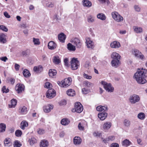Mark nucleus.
Masks as SVG:
<instances>
[{
  "mask_svg": "<svg viewBox=\"0 0 147 147\" xmlns=\"http://www.w3.org/2000/svg\"><path fill=\"white\" fill-rule=\"evenodd\" d=\"M147 74V70L139 69L134 74V78L140 84H144L147 81L144 78L145 74Z\"/></svg>",
  "mask_w": 147,
  "mask_h": 147,
  "instance_id": "1",
  "label": "nucleus"
},
{
  "mask_svg": "<svg viewBox=\"0 0 147 147\" xmlns=\"http://www.w3.org/2000/svg\"><path fill=\"white\" fill-rule=\"evenodd\" d=\"M72 81V78L69 77L61 81H58L57 83L61 87H67L70 85Z\"/></svg>",
  "mask_w": 147,
  "mask_h": 147,
  "instance_id": "2",
  "label": "nucleus"
},
{
  "mask_svg": "<svg viewBox=\"0 0 147 147\" xmlns=\"http://www.w3.org/2000/svg\"><path fill=\"white\" fill-rule=\"evenodd\" d=\"M128 100L131 104H134L140 101V97L138 95L134 94L129 96Z\"/></svg>",
  "mask_w": 147,
  "mask_h": 147,
  "instance_id": "3",
  "label": "nucleus"
},
{
  "mask_svg": "<svg viewBox=\"0 0 147 147\" xmlns=\"http://www.w3.org/2000/svg\"><path fill=\"white\" fill-rule=\"evenodd\" d=\"M111 15L113 18L117 22H121L123 20V17L117 12H112Z\"/></svg>",
  "mask_w": 147,
  "mask_h": 147,
  "instance_id": "4",
  "label": "nucleus"
},
{
  "mask_svg": "<svg viewBox=\"0 0 147 147\" xmlns=\"http://www.w3.org/2000/svg\"><path fill=\"white\" fill-rule=\"evenodd\" d=\"M83 109V107L81 103L77 102L75 103L74 108L72 109L71 111L73 112L80 113L82 111Z\"/></svg>",
  "mask_w": 147,
  "mask_h": 147,
  "instance_id": "5",
  "label": "nucleus"
},
{
  "mask_svg": "<svg viewBox=\"0 0 147 147\" xmlns=\"http://www.w3.org/2000/svg\"><path fill=\"white\" fill-rule=\"evenodd\" d=\"M101 83L106 91L110 92H112L114 91V88L110 83H108L104 81H102Z\"/></svg>",
  "mask_w": 147,
  "mask_h": 147,
  "instance_id": "6",
  "label": "nucleus"
},
{
  "mask_svg": "<svg viewBox=\"0 0 147 147\" xmlns=\"http://www.w3.org/2000/svg\"><path fill=\"white\" fill-rule=\"evenodd\" d=\"M71 68L72 70H75L78 68L79 62L77 58H73L71 61Z\"/></svg>",
  "mask_w": 147,
  "mask_h": 147,
  "instance_id": "7",
  "label": "nucleus"
},
{
  "mask_svg": "<svg viewBox=\"0 0 147 147\" xmlns=\"http://www.w3.org/2000/svg\"><path fill=\"white\" fill-rule=\"evenodd\" d=\"M56 94L55 91L54 89L51 88L49 89L47 93L46 96L47 98H51L55 96Z\"/></svg>",
  "mask_w": 147,
  "mask_h": 147,
  "instance_id": "8",
  "label": "nucleus"
},
{
  "mask_svg": "<svg viewBox=\"0 0 147 147\" xmlns=\"http://www.w3.org/2000/svg\"><path fill=\"white\" fill-rule=\"evenodd\" d=\"M25 86L24 85L21 84H18L16 85L15 89L18 94H20L24 91Z\"/></svg>",
  "mask_w": 147,
  "mask_h": 147,
  "instance_id": "9",
  "label": "nucleus"
},
{
  "mask_svg": "<svg viewBox=\"0 0 147 147\" xmlns=\"http://www.w3.org/2000/svg\"><path fill=\"white\" fill-rule=\"evenodd\" d=\"M71 42L74 45H76L78 48H80L81 47L82 44L80 40L78 38H72L71 40Z\"/></svg>",
  "mask_w": 147,
  "mask_h": 147,
  "instance_id": "10",
  "label": "nucleus"
},
{
  "mask_svg": "<svg viewBox=\"0 0 147 147\" xmlns=\"http://www.w3.org/2000/svg\"><path fill=\"white\" fill-rule=\"evenodd\" d=\"M110 47L112 48H119L121 47L120 43L117 41H114L111 42L110 44Z\"/></svg>",
  "mask_w": 147,
  "mask_h": 147,
  "instance_id": "11",
  "label": "nucleus"
},
{
  "mask_svg": "<svg viewBox=\"0 0 147 147\" xmlns=\"http://www.w3.org/2000/svg\"><path fill=\"white\" fill-rule=\"evenodd\" d=\"M86 43L88 48H90L91 49H93L94 47V42L92 41L88 38L86 40Z\"/></svg>",
  "mask_w": 147,
  "mask_h": 147,
  "instance_id": "12",
  "label": "nucleus"
},
{
  "mask_svg": "<svg viewBox=\"0 0 147 147\" xmlns=\"http://www.w3.org/2000/svg\"><path fill=\"white\" fill-rule=\"evenodd\" d=\"M53 106L51 105H48L43 107V109L44 111L46 113L50 112L53 109Z\"/></svg>",
  "mask_w": 147,
  "mask_h": 147,
  "instance_id": "13",
  "label": "nucleus"
},
{
  "mask_svg": "<svg viewBox=\"0 0 147 147\" xmlns=\"http://www.w3.org/2000/svg\"><path fill=\"white\" fill-rule=\"evenodd\" d=\"M108 109V108L107 105L104 106H99L96 108V110L100 112L103 111L105 112L107 111Z\"/></svg>",
  "mask_w": 147,
  "mask_h": 147,
  "instance_id": "14",
  "label": "nucleus"
},
{
  "mask_svg": "<svg viewBox=\"0 0 147 147\" xmlns=\"http://www.w3.org/2000/svg\"><path fill=\"white\" fill-rule=\"evenodd\" d=\"M58 38L60 42L64 43L66 38V36L63 33H61L58 35Z\"/></svg>",
  "mask_w": 147,
  "mask_h": 147,
  "instance_id": "15",
  "label": "nucleus"
},
{
  "mask_svg": "<svg viewBox=\"0 0 147 147\" xmlns=\"http://www.w3.org/2000/svg\"><path fill=\"white\" fill-rule=\"evenodd\" d=\"M87 124L86 122L83 120L79 123L78 127L79 129L80 130L83 131L84 129V127Z\"/></svg>",
  "mask_w": 147,
  "mask_h": 147,
  "instance_id": "16",
  "label": "nucleus"
},
{
  "mask_svg": "<svg viewBox=\"0 0 147 147\" xmlns=\"http://www.w3.org/2000/svg\"><path fill=\"white\" fill-rule=\"evenodd\" d=\"M111 123L109 122H107L105 123L103 125L102 128L105 131H107L111 127Z\"/></svg>",
  "mask_w": 147,
  "mask_h": 147,
  "instance_id": "17",
  "label": "nucleus"
},
{
  "mask_svg": "<svg viewBox=\"0 0 147 147\" xmlns=\"http://www.w3.org/2000/svg\"><path fill=\"white\" fill-rule=\"evenodd\" d=\"M27 109L24 106H21L20 107L19 112L21 114H26L27 112Z\"/></svg>",
  "mask_w": 147,
  "mask_h": 147,
  "instance_id": "18",
  "label": "nucleus"
},
{
  "mask_svg": "<svg viewBox=\"0 0 147 147\" xmlns=\"http://www.w3.org/2000/svg\"><path fill=\"white\" fill-rule=\"evenodd\" d=\"M107 113L105 112L100 113L98 114V117L102 121L105 120L107 117Z\"/></svg>",
  "mask_w": 147,
  "mask_h": 147,
  "instance_id": "19",
  "label": "nucleus"
},
{
  "mask_svg": "<svg viewBox=\"0 0 147 147\" xmlns=\"http://www.w3.org/2000/svg\"><path fill=\"white\" fill-rule=\"evenodd\" d=\"M48 48L51 50L55 49L57 47V44L53 41L49 42L48 45Z\"/></svg>",
  "mask_w": 147,
  "mask_h": 147,
  "instance_id": "20",
  "label": "nucleus"
},
{
  "mask_svg": "<svg viewBox=\"0 0 147 147\" xmlns=\"http://www.w3.org/2000/svg\"><path fill=\"white\" fill-rule=\"evenodd\" d=\"M82 3L84 6L87 7H90L92 5V3L89 0H83Z\"/></svg>",
  "mask_w": 147,
  "mask_h": 147,
  "instance_id": "21",
  "label": "nucleus"
},
{
  "mask_svg": "<svg viewBox=\"0 0 147 147\" xmlns=\"http://www.w3.org/2000/svg\"><path fill=\"white\" fill-rule=\"evenodd\" d=\"M28 124L26 121L23 120L20 123V127L23 130H24L26 127H28Z\"/></svg>",
  "mask_w": 147,
  "mask_h": 147,
  "instance_id": "22",
  "label": "nucleus"
},
{
  "mask_svg": "<svg viewBox=\"0 0 147 147\" xmlns=\"http://www.w3.org/2000/svg\"><path fill=\"white\" fill-rule=\"evenodd\" d=\"M123 123L124 126L126 127H129L131 124L130 120L127 119H124Z\"/></svg>",
  "mask_w": 147,
  "mask_h": 147,
  "instance_id": "23",
  "label": "nucleus"
},
{
  "mask_svg": "<svg viewBox=\"0 0 147 147\" xmlns=\"http://www.w3.org/2000/svg\"><path fill=\"white\" fill-rule=\"evenodd\" d=\"M120 57V55L115 52H113L111 55V57L113 59L119 60Z\"/></svg>",
  "mask_w": 147,
  "mask_h": 147,
  "instance_id": "24",
  "label": "nucleus"
},
{
  "mask_svg": "<svg viewBox=\"0 0 147 147\" xmlns=\"http://www.w3.org/2000/svg\"><path fill=\"white\" fill-rule=\"evenodd\" d=\"M42 70L43 67L41 65L35 66L33 69L34 71L38 73L41 72Z\"/></svg>",
  "mask_w": 147,
  "mask_h": 147,
  "instance_id": "25",
  "label": "nucleus"
},
{
  "mask_svg": "<svg viewBox=\"0 0 147 147\" xmlns=\"http://www.w3.org/2000/svg\"><path fill=\"white\" fill-rule=\"evenodd\" d=\"M6 35L3 33L0 34V42L3 44L6 42Z\"/></svg>",
  "mask_w": 147,
  "mask_h": 147,
  "instance_id": "26",
  "label": "nucleus"
},
{
  "mask_svg": "<svg viewBox=\"0 0 147 147\" xmlns=\"http://www.w3.org/2000/svg\"><path fill=\"white\" fill-rule=\"evenodd\" d=\"M70 122L69 120L67 118L63 119L61 121V123L63 125H68Z\"/></svg>",
  "mask_w": 147,
  "mask_h": 147,
  "instance_id": "27",
  "label": "nucleus"
},
{
  "mask_svg": "<svg viewBox=\"0 0 147 147\" xmlns=\"http://www.w3.org/2000/svg\"><path fill=\"white\" fill-rule=\"evenodd\" d=\"M120 61L119 60L113 59L111 61L112 66L115 67H117L119 66Z\"/></svg>",
  "mask_w": 147,
  "mask_h": 147,
  "instance_id": "28",
  "label": "nucleus"
},
{
  "mask_svg": "<svg viewBox=\"0 0 147 147\" xmlns=\"http://www.w3.org/2000/svg\"><path fill=\"white\" fill-rule=\"evenodd\" d=\"M17 103V100L14 99H12L11 101V103L9 105V107L10 108H14Z\"/></svg>",
  "mask_w": 147,
  "mask_h": 147,
  "instance_id": "29",
  "label": "nucleus"
},
{
  "mask_svg": "<svg viewBox=\"0 0 147 147\" xmlns=\"http://www.w3.org/2000/svg\"><path fill=\"white\" fill-rule=\"evenodd\" d=\"M40 147H47L48 146V142L45 140L41 141L40 143Z\"/></svg>",
  "mask_w": 147,
  "mask_h": 147,
  "instance_id": "30",
  "label": "nucleus"
},
{
  "mask_svg": "<svg viewBox=\"0 0 147 147\" xmlns=\"http://www.w3.org/2000/svg\"><path fill=\"white\" fill-rule=\"evenodd\" d=\"M97 18L102 20H105L106 19L105 15L103 13H100L98 14L97 16Z\"/></svg>",
  "mask_w": 147,
  "mask_h": 147,
  "instance_id": "31",
  "label": "nucleus"
},
{
  "mask_svg": "<svg viewBox=\"0 0 147 147\" xmlns=\"http://www.w3.org/2000/svg\"><path fill=\"white\" fill-rule=\"evenodd\" d=\"M6 125L3 123H0V133L4 132L5 131Z\"/></svg>",
  "mask_w": 147,
  "mask_h": 147,
  "instance_id": "32",
  "label": "nucleus"
},
{
  "mask_svg": "<svg viewBox=\"0 0 147 147\" xmlns=\"http://www.w3.org/2000/svg\"><path fill=\"white\" fill-rule=\"evenodd\" d=\"M57 74V72L55 70L50 69L49 70V76L51 77H53L55 76Z\"/></svg>",
  "mask_w": 147,
  "mask_h": 147,
  "instance_id": "33",
  "label": "nucleus"
},
{
  "mask_svg": "<svg viewBox=\"0 0 147 147\" xmlns=\"http://www.w3.org/2000/svg\"><path fill=\"white\" fill-rule=\"evenodd\" d=\"M131 144V142L127 139H125L122 142V145L125 147H127Z\"/></svg>",
  "mask_w": 147,
  "mask_h": 147,
  "instance_id": "34",
  "label": "nucleus"
},
{
  "mask_svg": "<svg viewBox=\"0 0 147 147\" xmlns=\"http://www.w3.org/2000/svg\"><path fill=\"white\" fill-rule=\"evenodd\" d=\"M67 94L69 96H73L75 94V92L74 90L72 89H69L66 92Z\"/></svg>",
  "mask_w": 147,
  "mask_h": 147,
  "instance_id": "35",
  "label": "nucleus"
},
{
  "mask_svg": "<svg viewBox=\"0 0 147 147\" xmlns=\"http://www.w3.org/2000/svg\"><path fill=\"white\" fill-rule=\"evenodd\" d=\"M133 29H134V32L137 33H141L142 31V28L140 27L135 26L133 27Z\"/></svg>",
  "mask_w": 147,
  "mask_h": 147,
  "instance_id": "36",
  "label": "nucleus"
},
{
  "mask_svg": "<svg viewBox=\"0 0 147 147\" xmlns=\"http://www.w3.org/2000/svg\"><path fill=\"white\" fill-rule=\"evenodd\" d=\"M67 48L68 50L70 51H75L76 50L75 46L70 43H69L67 45Z\"/></svg>",
  "mask_w": 147,
  "mask_h": 147,
  "instance_id": "37",
  "label": "nucleus"
},
{
  "mask_svg": "<svg viewBox=\"0 0 147 147\" xmlns=\"http://www.w3.org/2000/svg\"><path fill=\"white\" fill-rule=\"evenodd\" d=\"M81 138H74V143L76 145L80 144L82 142Z\"/></svg>",
  "mask_w": 147,
  "mask_h": 147,
  "instance_id": "38",
  "label": "nucleus"
},
{
  "mask_svg": "<svg viewBox=\"0 0 147 147\" xmlns=\"http://www.w3.org/2000/svg\"><path fill=\"white\" fill-rule=\"evenodd\" d=\"M137 117L140 119L143 120L145 119V115L143 113H140L138 115Z\"/></svg>",
  "mask_w": 147,
  "mask_h": 147,
  "instance_id": "39",
  "label": "nucleus"
},
{
  "mask_svg": "<svg viewBox=\"0 0 147 147\" xmlns=\"http://www.w3.org/2000/svg\"><path fill=\"white\" fill-rule=\"evenodd\" d=\"M23 74L24 76L25 77L27 78L30 76V74L29 71L26 69H24L23 72Z\"/></svg>",
  "mask_w": 147,
  "mask_h": 147,
  "instance_id": "40",
  "label": "nucleus"
},
{
  "mask_svg": "<svg viewBox=\"0 0 147 147\" xmlns=\"http://www.w3.org/2000/svg\"><path fill=\"white\" fill-rule=\"evenodd\" d=\"M53 62L56 64H58L61 62L59 57L58 56H55L54 57L53 60Z\"/></svg>",
  "mask_w": 147,
  "mask_h": 147,
  "instance_id": "41",
  "label": "nucleus"
},
{
  "mask_svg": "<svg viewBox=\"0 0 147 147\" xmlns=\"http://www.w3.org/2000/svg\"><path fill=\"white\" fill-rule=\"evenodd\" d=\"M30 145L32 146L37 143V140L36 138H29L28 140Z\"/></svg>",
  "mask_w": 147,
  "mask_h": 147,
  "instance_id": "42",
  "label": "nucleus"
},
{
  "mask_svg": "<svg viewBox=\"0 0 147 147\" xmlns=\"http://www.w3.org/2000/svg\"><path fill=\"white\" fill-rule=\"evenodd\" d=\"M94 18L91 15L89 16L87 18L88 22L89 23H92L94 21Z\"/></svg>",
  "mask_w": 147,
  "mask_h": 147,
  "instance_id": "43",
  "label": "nucleus"
},
{
  "mask_svg": "<svg viewBox=\"0 0 147 147\" xmlns=\"http://www.w3.org/2000/svg\"><path fill=\"white\" fill-rule=\"evenodd\" d=\"M84 84L85 86L89 88L93 86V84L92 83L87 81H85Z\"/></svg>",
  "mask_w": 147,
  "mask_h": 147,
  "instance_id": "44",
  "label": "nucleus"
},
{
  "mask_svg": "<svg viewBox=\"0 0 147 147\" xmlns=\"http://www.w3.org/2000/svg\"><path fill=\"white\" fill-rule=\"evenodd\" d=\"M33 42L34 45H39L40 43L39 39L34 38H33Z\"/></svg>",
  "mask_w": 147,
  "mask_h": 147,
  "instance_id": "45",
  "label": "nucleus"
},
{
  "mask_svg": "<svg viewBox=\"0 0 147 147\" xmlns=\"http://www.w3.org/2000/svg\"><path fill=\"white\" fill-rule=\"evenodd\" d=\"M90 92L89 89L84 88L82 89V92L84 94H86Z\"/></svg>",
  "mask_w": 147,
  "mask_h": 147,
  "instance_id": "46",
  "label": "nucleus"
},
{
  "mask_svg": "<svg viewBox=\"0 0 147 147\" xmlns=\"http://www.w3.org/2000/svg\"><path fill=\"white\" fill-rule=\"evenodd\" d=\"M14 147H20L22 146L21 143L18 141H15L13 144Z\"/></svg>",
  "mask_w": 147,
  "mask_h": 147,
  "instance_id": "47",
  "label": "nucleus"
},
{
  "mask_svg": "<svg viewBox=\"0 0 147 147\" xmlns=\"http://www.w3.org/2000/svg\"><path fill=\"white\" fill-rule=\"evenodd\" d=\"M15 134L16 136L19 137L22 134V132L20 130H17L15 132Z\"/></svg>",
  "mask_w": 147,
  "mask_h": 147,
  "instance_id": "48",
  "label": "nucleus"
},
{
  "mask_svg": "<svg viewBox=\"0 0 147 147\" xmlns=\"http://www.w3.org/2000/svg\"><path fill=\"white\" fill-rule=\"evenodd\" d=\"M93 135L94 137H96L98 138L102 136L101 134L98 131L94 132L93 133Z\"/></svg>",
  "mask_w": 147,
  "mask_h": 147,
  "instance_id": "49",
  "label": "nucleus"
},
{
  "mask_svg": "<svg viewBox=\"0 0 147 147\" xmlns=\"http://www.w3.org/2000/svg\"><path fill=\"white\" fill-rule=\"evenodd\" d=\"M38 133L39 134H43L45 132V130L39 128L37 130Z\"/></svg>",
  "mask_w": 147,
  "mask_h": 147,
  "instance_id": "50",
  "label": "nucleus"
},
{
  "mask_svg": "<svg viewBox=\"0 0 147 147\" xmlns=\"http://www.w3.org/2000/svg\"><path fill=\"white\" fill-rule=\"evenodd\" d=\"M133 54L137 57H139V55L140 53L139 51L137 49H134L133 51Z\"/></svg>",
  "mask_w": 147,
  "mask_h": 147,
  "instance_id": "51",
  "label": "nucleus"
},
{
  "mask_svg": "<svg viewBox=\"0 0 147 147\" xmlns=\"http://www.w3.org/2000/svg\"><path fill=\"white\" fill-rule=\"evenodd\" d=\"M45 87L47 88L50 89V88H52V86L50 82H47L45 83Z\"/></svg>",
  "mask_w": 147,
  "mask_h": 147,
  "instance_id": "52",
  "label": "nucleus"
},
{
  "mask_svg": "<svg viewBox=\"0 0 147 147\" xmlns=\"http://www.w3.org/2000/svg\"><path fill=\"white\" fill-rule=\"evenodd\" d=\"M0 29L6 32H7L8 31V29L7 27L3 25L0 26Z\"/></svg>",
  "mask_w": 147,
  "mask_h": 147,
  "instance_id": "53",
  "label": "nucleus"
},
{
  "mask_svg": "<svg viewBox=\"0 0 147 147\" xmlns=\"http://www.w3.org/2000/svg\"><path fill=\"white\" fill-rule=\"evenodd\" d=\"M83 77L87 79H91L92 78L91 76L88 75V74L84 73L83 75Z\"/></svg>",
  "mask_w": 147,
  "mask_h": 147,
  "instance_id": "54",
  "label": "nucleus"
},
{
  "mask_svg": "<svg viewBox=\"0 0 147 147\" xmlns=\"http://www.w3.org/2000/svg\"><path fill=\"white\" fill-rule=\"evenodd\" d=\"M134 8L135 10L137 12H140V8L138 5H135L134 6Z\"/></svg>",
  "mask_w": 147,
  "mask_h": 147,
  "instance_id": "55",
  "label": "nucleus"
},
{
  "mask_svg": "<svg viewBox=\"0 0 147 147\" xmlns=\"http://www.w3.org/2000/svg\"><path fill=\"white\" fill-rule=\"evenodd\" d=\"M2 91L3 93H7L9 91V90L7 88L6 89L5 86H4L2 88Z\"/></svg>",
  "mask_w": 147,
  "mask_h": 147,
  "instance_id": "56",
  "label": "nucleus"
},
{
  "mask_svg": "<svg viewBox=\"0 0 147 147\" xmlns=\"http://www.w3.org/2000/svg\"><path fill=\"white\" fill-rule=\"evenodd\" d=\"M90 66V63L89 61H86L84 65V66L85 67L89 69V67Z\"/></svg>",
  "mask_w": 147,
  "mask_h": 147,
  "instance_id": "57",
  "label": "nucleus"
},
{
  "mask_svg": "<svg viewBox=\"0 0 147 147\" xmlns=\"http://www.w3.org/2000/svg\"><path fill=\"white\" fill-rule=\"evenodd\" d=\"M54 6V4L51 2H48L46 4V6L49 7H52Z\"/></svg>",
  "mask_w": 147,
  "mask_h": 147,
  "instance_id": "58",
  "label": "nucleus"
},
{
  "mask_svg": "<svg viewBox=\"0 0 147 147\" xmlns=\"http://www.w3.org/2000/svg\"><path fill=\"white\" fill-rule=\"evenodd\" d=\"M110 138H102V140L105 144H106L109 142L110 140Z\"/></svg>",
  "mask_w": 147,
  "mask_h": 147,
  "instance_id": "59",
  "label": "nucleus"
},
{
  "mask_svg": "<svg viewBox=\"0 0 147 147\" xmlns=\"http://www.w3.org/2000/svg\"><path fill=\"white\" fill-rule=\"evenodd\" d=\"M110 147H119V145L118 143H114L111 145Z\"/></svg>",
  "mask_w": 147,
  "mask_h": 147,
  "instance_id": "60",
  "label": "nucleus"
},
{
  "mask_svg": "<svg viewBox=\"0 0 147 147\" xmlns=\"http://www.w3.org/2000/svg\"><path fill=\"white\" fill-rule=\"evenodd\" d=\"M9 139V138H5L4 141V143L5 145L8 144L10 143V140Z\"/></svg>",
  "mask_w": 147,
  "mask_h": 147,
  "instance_id": "61",
  "label": "nucleus"
},
{
  "mask_svg": "<svg viewBox=\"0 0 147 147\" xmlns=\"http://www.w3.org/2000/svg\"><path fill=\"white\" fill-rule=\"evenodd\" d=\"M66 104V101L65 100H62L59 102V104L60 105H65Z\"/></svg>",
  "mask_w": 147,
  "mask_h": 147,
  "instance_id": "62",
  "label": "nucleus"
},
{
  "mask_svg": "<svg viewBox=\"0 0 147 147\" xmlns=\"http://www.w3.org/2000/svg\"><path fill=\"white\" fill-rule=\"evenodd\" d=\"M68 59L67 58H65L64 59V63L65 65L67 66H68Z\"/></svg>",
  "mask_w": 147,
  "mask_h": 147,
  "instance_id": "63",
  "label": "nucleus"
},
{
  "mask_svg": "<svg viewBox=\"0 0 147 147\" xmlns=\"http://www.w3.org/2000/svg\"><path fill=\"white\" fill-rule=\"evenodd\" d=\"M10 83L12 84H13L15 81V79L13 78H10L9 79Z\"/></svg>",
  "mask_w": 147,
  "mask_h": 147,
  "instance_id": "64",
  "label": "nucleus"
}]
</instances>
